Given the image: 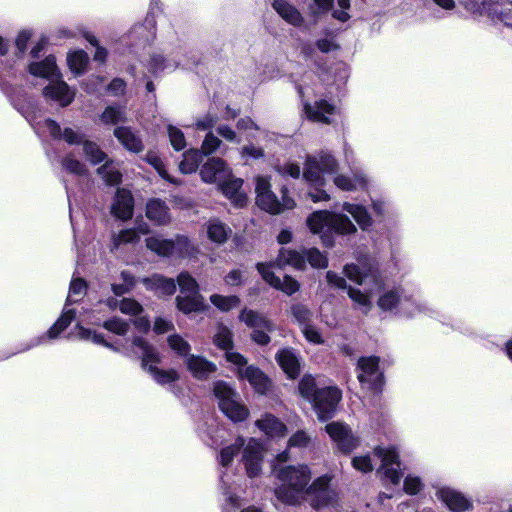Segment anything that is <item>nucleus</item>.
I'll list each match as a JSON object with an SVG mask.
<instances>
[{"mask_svg":"<svg viewBox=\"0 0 512 512\" xmlns=\"http://www.w3.org/2000/svg\"><path fill=\"white\" fill-rule=\"evenodd\" d=\"M282 485L275 490L279 500L287 504H297L305 494L315 495L312 506L320 508L336 500V493L329 489L331 480L327 475L318 477L307 487L311 480V471L307 465H289L275 470Z\"/></svg>","mask_w":512,"mask_h":512,"instance_id":"obj_1","label":"nucleus"},{"mask_svg":"<svg viewBox=\"0 0 512 512\" xmlns=\"http://www.w3.org/2000/svg\"><path fill=\"white\" fill-rule=\"evenodd\" d=\"M307 225L311 232L315 234L335 231L339 234H351L356 232L355 225L350 219L337 213L328 211H318L310 215L307 219Z\"/></svg>","mask_w":512,"mask_h":512,"instance_id":"obj_2","label":"nucleus"},{"mask_svg":"<svg viewBox=\"0 0 512 512\" xmlns=\"http://www.w3.org/2000/svg\"><path fill=\"white\" fill-rule=\"evenodd\" d=\"M213 393L218 400L220 410L232 421H244L249 411L241 403L239 394L226 382L217 381L213 385Z\"/></svg>","mask_w":512,"mask_h":512,"instance_id":"obj_3","label":"nucleus"},{"mask_svg":"<svg viewBox=\"0 0 512 512\" xmlns=\"http://www.w3.org/2000/svg\"><path fill=\"white\" fill-rule=\"evenodd\" d=\"M238 319L251 330L250 338L255 344L267 346L271 342L270 334L275 331L276 325L265 314L243 308L239 313Z\"/></svg>","mask_w":512,"mask_h":512,"instance_id":"obj_4","label":"nucleus"},{"mask_svg":"<svg viewBox=\"0 0 512 512\" xmlns=\"http://www.w3.org/2000/svg\"><path fill=\"white\" fill-rule=\"evenodd\" d=\"M338 167L339 164L334 156L322 151L317 156L307 157L303 178L312 185L322 186L325 183L323 175L336 172Z\"/></svg>","mask_w":512,"mask_h":512,"instance_id":"obj_5","label":"nucleus"},{"mask_svg":"<svg viewBox=\"0 0 512 512\" xmlns=\"http://www.w3.org/2000/svg\"><path fill=\"white\" fill-rule=\"evenodd\" d=\"M463 6L473 13H490L507 26L512 27V3L505 0H460Z\"/></svg>","mask_w":512,"mask_h":512,"instance_id":"obj_6","label":"nucleus"},{"mask_svg":"<svg viewBox=\"0 0 512 512\" xmlns=\"http://www.w3.org/2000/svg\"><path fill=\"white\" fill-rule=\"evenodd\" d=\"M342 398L341 391L335 386L320 389L316 398L311 402L320 421L332 418L338 403Z\"/></svg>","mask_w":512,"mask_h":512,"instance_id":"obj_7","label":"nucleus"},{"mask_svg":"<svg viewBox=\"0 0 512 512\" xmlns=\"http://www.w3.org/2000/svg\"><path fill=\"white\" fill-rule=\"evenodd\" d=\"M213 342L218 348L226 350L225 356L228 362L236 366H243L247 364V360L243 355L232 351L234 345L233 333L227 326L223 324H218L216 326Z\"/></svg>","mask_w":512,"mask_h":512,"instance_id":"obj_8","label":"nucleus"},{"mask_svg":"<svg viewBox=\"0 0 512 512\" xmlns=\"http://www.w3.org/2000/svg\"><path fill=\"white\" fill-rule=\"evenodd\" d=\"M374 452L381 459L380 471H382L385 478L392 484H398L401 479L399 472L400 462L399 455L394 448L376 447Z\"/></svg>","mask_w":512,"mask_h":512,"instance_id":"obj_9","label":"nucleus"},{"mask_svg":"<svg viewBox=\"0 0 512 512\" xmlns=\"http://www.w3.org/2000/svg\"><path fill=\"white\" fill-rule=\"evenodd\" d=\"M325 430L338 448L345 453L351 452L358 446V439L352 434L351 429L342 422H331L325 426Z\"/></svg>","mask_w":512,"mask_h":512,"instance_id":"obj_10","label":"nucleus"},{"mask_svg":"<svg viewBox=\"0 0 512 512\" xmlns=\"http://www.w3.org/2000/svg\"><path fill=\"white\" fill-rule=\"evenodd\" d=\"M263 453L261 444L255 439H250L244 447L242 462L244 463L246 473L249 477H256L260 474Z\"/></svg>","mask_w":512,"mask_h":512,"instance_id":"obj_11","label":"nucleus"},{"mask_svg":"<svg viewBox=\"0 0 512 512\" xmlns=\"http://www.w3.org/2000/svg\"><path fill=\"white\" fill-rule=\"evenodd\" d=\"M256 203L261 209L271 214H279L295 206L294 200L287 195V189L282 190V202H279L273 192L270 191L256 196Z\"/></svg>","mask_w":512,"mask_h":512,"instance_id":"obj_12","label":"nucleus"},{"mask_svg":"<svg viewBox=\"0 0 512 512\" xmlns=\"http://www.w3.org/2000/svg\"><path fill=\"white\" fill-rule=\"evenodd\" d=\"M200 175L204 182L220 184L229 179L230 170L221 158H211L202 166Z\"/></svg>","mask_w":512,"mask_h":512,"instance_id":"obj_13","label":"nucleus"},{"mask_svg":"<svg viewBox=\"0 0 512 512\" xmlns=\"http://www.w3.org/2000/svg\"><path fill=\"white\" fill-rule=\"evenodd\" d=\"M438 498L454 512H462L471 508V502L461 493L449 487L437 490Z\"/></svg>","mask_w":512,"mask_h":512,"instance_id":"obj_14","label":"nucleus"},{"mask_svg":"<svg viewBox=\"0 0 512 512\" xmlns=\"http://www.w3.org/2000/svg\"><path fill=\"white\" fill-rule=\"evenodd\" d=\"M273 9L289 25L301 27L305 23V18L300 10L287 0H274Z\"/></svg>","mask_w":512,"mask_h":512,"instance_id":"obj_15","label":"nucleus"},{"mask_svg":"<svg viewBox=\"0 0 512 512\" xmlns=\"http://www.w3.org/2000/svg\"><path fill=\"white\" fill-rule=\"evenodd\" d=\"M43 94L55 101H58L61 106L69 105L74 99V92L70 90L69 86L64 82L55 78L43 90Z\"/></svg>","mask_w":512,"mask_h":512,"instance_id":"obj_16","label":"nucleus"},{"mask_svg":"<svg viewBox=\"0 0 512 512\" xmlns=\"http://www.w3.org/2000/svg\"><path fill=\"white\" fill-rule=\"evenodd\" d=\"M186 365L189 372L199 380L207 379L217 370L215 363L208 361L205 357L199 355L188 356L186 359Z\"/></svg>","mask_w":512,"mask_h":512,"instance_id":"obj_17","label":"nucleus"},{"mask_svg":"<svg viewBox=\"0 0 512 512\" xmlns=\"http://www.w3.org/2000/svg\"><path fill=\"white\" fill-rule=\"evenodd\" d=\"M239 376L246 379L258 393L264 394L269 388V379L266 375L257 367L251 366H238Z\"/></svg>","mask_w":512,"mask_h":512,"instance_id":"obj_18","label":"nucleus"},{"mask_svg":"<svg viewBox=\"0 0 512 512\" xmlns=\"http://www.w3.org/2000/svg\"><path fill=\"white\" fill-rule=\"evenodd\" d=\"M111 211L121 220H128L133 215V197L128 190L118 189Z\"/></svg>","mask_w":512,"mask_h":512,"instance_id":"obj_19","label":"nucleus"},{"mask_svg":"<svg viewBox=\"0 0 512 512\" xmlns=\"http://www.w3.org/2000/svg\"><path fill=\"white\" fill-rule=\"evenodd\" d=\"M113 134L128 151L137 154L144 150L142 139L130 127H117L114 129Z\"/></svg>","mask_w":512,"mask_h":512,"instance_id":"obj_20","label":"nucleus"},{"mask_svg":"<svg viewBox=\"0 0 512 512\" xmlns=\"http://www.w3.org/2000/svg\"><path fill=\"white\" fill-rule=\"evenodd\" d=\"M307 118L313 122L330 124V116L334 113V106L325 100L316 101L314 104L304 106Z\"/></svg>","mask_w":512,"mask_h":512,"instance_id":"obj_21","label":"nucleus"},{"mask_svg":"<svg viewBox=\"0 0 512 512\" xmlns=\"http://www.w3.org/2000/svg\"><path fill=\"white\" fill-rule=\"evenodd\" d=\"M408 305H413V303H410V300L407 298L403 299L399 289L385 292L378 300V306L384 311H388L399 306L404 313L411 316L414 313L413 311H407Z\"/></svg>","mask_w":512,"mask_h":512,"instance_id":"obj_22","label":"nucleus"},{"mask_svg":"<svg viewBox=\"0 0 512 512\" xmlns=\"http://www.w3.org/2000/svg\"><path fill=\"white\" fill-rule=\"evenodd\" d=\"M276 361L289 378H296L300 372V363L291 348H284L277 352Z\"/></svg>","mask_w":512,"mask_h":512,"instance_id":"obj_23","label":"nucleus"},{"mask_svg":"<svg viewBox=\"0 0 512 512\" xmlns=\"http://www.w3.org/2000/svg\"><path fill=\"white\" fill-rule=\"evenodd\" d=\"M143 283L149 290H152L159 295H172L176 291L174 280L159 274L144 278Z\"/></svg>","mask_w":512,"mask_h":512,"instance_id":"obj_24","label":"nucleus"},{"mask_svg":"<svg viewBox=\"0 0 512 512\" xmlns=\"http://www.w3.org/2000/svg\"><path fill=\"white\" fill-rule=\"evenodd\" d=\"M273 265L284 267L286 265L293 266L296 269H305V250L299 252L291 249H281L279 255Z\"/></svg>","mask_w":512,"mask_h":512,"instance_id":"obj_25","label":"nucleus"},{"mask_svg":"<svg viewBox=\"0 0 512 512\" xmlns=\"http://www.w3.org/2000/svg\"><path fill=\"white\" fill-rule=\"evenodd\" d=\"M242 184L241 179H231V176L220 183L223 193L238 207H242L247 200L246 194L241 191Z\"/></svg>","mask_w":512,"mask_h":512,"instance_id":"obj_26","label":"nucleus"},{"mask_svg":"<svg viewBox=\"0 0 512 512\" xmlns=\"http://www.w3.org/2000/svg\"><path fill=\"white\" fill-rule=\"evenodd\" d=\"M29 72L38 77L55 79L59 78V72L56 66L55 57L50 55L41 62H35L29 65Z\"/></svg>","mask_w":512,"mask_h":512,"instance_id":"obj_27","label":"nucleus"},{"mask_svg":"<svg viewBox=\"0 0 512 512\" xmlns=\"http://www.w3.org/2000/svg\"><path fill=\"white\" fill-rule=\"evenodd\" d=\"M379 359L377 357H362L358 360V380L361 383L372 382L377 379L380 374L378 373Z\"/></svg>","mask_w":512,"mask_h":512,"instance_id":"obj_28","label":"nucleus"},{"mask_svg":"<svg viewBox=\"0 0 512 512\" xmlns=\"http://www.w3.org/2000/svg\"><path fill=\"white\" fill-rule=\"evenodd\" d=\"M44 127L48 133L54 138H63L69 144L83 143V137L73 131L71 128H65L63 131L60 126L53 120L47 119Z\"/></svg>","mask_w":512,"mask_h":512,"instance_id":"obj_29","label":"nucleus"},{"mask_svg":"<svg viewBox=\"0 0 512 512\" xmlns=\"http://www.w3.org/2000/svg\"><path fill=\"white\" fill-rule=\"evenodd\" d=\"M177 308L185 313L199 312L205 309L204 297L200 293L176 297Z\"/></svg>","mask_w":512,"mask_h":512,"instance_id":"obj_30","label":"nucleus"},{"mask_svg":"<svg viewBox=\"0 0 512 512\" xmlns=\"http://www.w3.org/2000/svg\"><path fill=\"white\" fill-rule=\"evenodd\" d=\"M133 345L142 351V367L148 370L149 365L161 362L158 351L142 337H134Z\"/></svg>","mask_w":512,"mask_h":512,"instance_id":"obj_31","label":"nucleus"},{"mask_svg":"<svg viewBox=\"0 0 512 512\" xmlns=\"http://www.w3.org/2000/svg\"><path fill=\"white\" fill-rule=\"evenodd\" d=\"M206 230L208 238L217 244L225 243L231 234V229L217 219L209 220L206 224Z\"/></svg>","mask_w":512,"mask_h":512,"instance_id":"obj_32","label":"nucleus"},{"mask_svg":"<svg viewBox=\"0 0 512 512\" xmlns=\"http://www.w3.org/2000/svg\"><path fill=\"white\" fill-rule=\"evenodd\" d=\"M146 216L159 225L167 224L170 221L169 209L160 200H151L147 204Z\"/></svg>","mask_w":512,"mask_h":512,"instance_id":"obj_33","label":"nucleus"},{"mask_svg":"<svg viewBox=\"0 0 512 512\" xmlns=\"http://www.w3.org/2000/svg\"><path fill=\"white\" fill-rule=\"evenodd\" d=\"M257 427L268 436H283L286 433V426L276 417L266 414L256 421Z\"/></svg>","mask_w":512,"mask_h":512,"instance_id":"obj_34","label":"nucleus"},{"mask_svg":"<svg viewBox=\"0 0 512 512\" xmlns=\"http://www.w3.org/2000/svg\"><path fill=\"white\" fill-rule=\"evenodd\" d=\"M333 182L337 188L343 191L363 189L367 185V179L362 174H355L354 177L338 174L334 177Z\"/></svg>","mask_w":512,"mask_h":512,"instance_id":"obj_35","label":"nucleus"},{"mask_svg":"<svg viewBox=\"0 0 512 512\" xmlns=\"http://www.w3.org/2000/svg\"><path fill=\"white\" fill-rule=\"evenodd\" d=\"M146 247L162 257L174 255V241L171 239H163L159 236H152L145 240Z\"/></svg>","mask_w":512,"mask_h":512,"instance_id":"obj_36","label":"nucleus"},{"mask_svg":"<svg viewBox=\"0 0 512 512\" xmlns=\"http://www.w3.org/2000/svg\"><path fill=\"white\" fill-rule=\"evenodd\" d=\"M344 273L348 279L359 284L364 285L368 282H373L377 289L380 288V282L377 276L370 271V273H365L357 265L350 264L346 265L344 268Z\"/></svg>","mask_w":512,"mask_h":512,"instance_id":"obj_37","label":"nucleus"},{"mask_svg":"<svg viewBox=\"0 0 512 512\" xmlns=\"http://www.w3.org/2000/svg\"><path fill=\"white\" fill-rule=\"evenodd\" d=\"M343 209L353 216L363 230L371 226L372 219L363 206L346 202L343 204Z\"/></svg>","mask_w":512,"mask_h":512,"instance_id":"obj_38","label":"nucleus"},{"mask_svg":"<svg viewBox=\"0 0 512 512\" xmlns=\"http://www.w3.org/2000/svg\"><path fill=\"white\" fill-rule=\"evenodd\" d=\"M202 153L199 150H189L183 154L179 169L184 174H190L197 170L202 161Z\"/></svg>","mask_w":512,"mask_h":512,"instance_id":"obj_39","label":"nucleus"},{"mask_svg":"<svg viewBox=\"0 0 512 512\" xmlns=\"http://www.w3.org/2000/svg\"><path fill=\"white\" fill-rule=\"evenodd\" d=\"M320 389L312 375H304L298 385L300 395L309 402L316 398Z\"/></svg>","mask_w":512,"mask_h":512,"instance_id":"obj_40","label":"nucleus"},{"mask_svg":"<svg viewBox=\"0 0 512 512\" xmlns=\"http://www.w3.org/2000/svg\"><path fill=\"white\" fill-rule=\"evenodd\" d=\"M210 302L222 312H228L240 305V298L236 295L224 296L221 294H212Z\"/></svg>","mask_w":512,"mask_h":512,"instance_id":"obj_41","label":"nucleus"},{"mask_svg":"<svg viewBox=\"0 0 512 512\" xmlns=\"http://www.w3.org/2000/svg\"><path fill=\"white\" fill-rule=\"evenodd\" d=\"M148 372L152 375L153 379L161 385L173 383L179 379V374L174 369L162 370L155 365H149Z\"/></svg>","mask_w":512,"mask_h":512,"instance_id":"obj_42","label":"nucleus"},{"mask_svg":"<svg viewBox=\"0 0 512 512\" xmlns=\"http://www.w3.org/2000/svg\"><path fill=\"white\" fill-rule=\"evenodd\" d=\"M61 166L63 170L76 176H85L88 173L85 164L76 159L73 154L64 156L61 160Z\"/></svg>","mask_w":512,"mask_h":512,"instance_id":"obj_43","label":"nucleus"},{"mask_svg":"<svg viewBox=\"0 0 512 512\" xmlns=\"http://www.w3.org/2000/svg\"><path fill=\"white\" fill-rule=\"evenodd\" d=\"M89 61V57L83 50H78L70 53L67 57V62L70 70L75 74H80L85 70Z\"/></svg>","mask_w":512,"mask_h":512,"instance_id":"obj_44","label":"nucleus"},{"mask_svg":"<svg viewBox=\"0 0 512 512\" xmlns=\"http://www.w3.org/2000/svg\"><path fill=\"white\" fill-rule=\"evenodd\" d=\"M289 314L301 328L309 324L313 316L308 307L300 303L293 304L289 309Z\"/></svg>","mask_w":512,"mask_h":512,"instance_id":"obj_45","label":"nucleus"},{"mask_svg":"<svg viewBox=\"0 0 512 512\" xmlns=\"http://www.w3.org/2000/svg\"><path fill=\"white\" fill-rule=\"evenodd\" d=\"M167 343L171 350H173L176 354H178L181 357H187L190 356V350L191 346L188 343L187 340H185L181 335L179 334H171L167 338Z\"/></svg>","mask_w":512,"mask_h":512,"instance_id":"obj_46","label":"nucleus"},{"mask_svg":"<svg viewBox=\"0 0 512 512\" xmlns=\"http://www.w3.org/2000/svg\"><path fill=\"white\" fill-rule=\"evenodd\" d=\"M83 152L86 158L93 164H99L107 158V155L99 148V146L89 140L83 141Z\"/></svg>","mask_w":512,"mask_h":512,"instance_id":"obj_47","label":"nucleus"},{"mask_svg":"<svg viewBox=\"0 0 512 512\" xmlns=\"http://www.w3.org/2000/svg\"><path fill=\"white\" fill-rule=\"evenodd\" d=\"M173 241L175 245L174 255L184 258L196 254L197 249L186 236L178 235Z\"/></svg>","mask_w":512,"mask_h":512,"instance_id":"obj_48","label":"nucleus"},{"mask_svg":"<svg viewBox=\"0 0 512 512\" xmlns=\"http://www.w3.org/2000/svg\"><path fill=\"white\" fill-rule=\"evenodd\" d=\"M75 317V311L72 309L64 311L57 322L48 330L47 335L53 339L58 336L60 332L66 329Z\"/></svg>","mask_w":512,"mask_h":512,"instance_id":"obj_49","label":"nucleus"},{"mask_svg":"<svg viewBox=\"0 0 512 512\" xmlns=\"http://www.w3.org/2000/svg\"><path fill=\"white\" fill-rule=\"evenodd\" d=\"M244 444V439L238 437L232 445L223 448L220 452L221 465L228 466L233 461L234 456L238 454L239 450L244 446Z\"/></svg>","mask_w":512,"mask_h":512,"instance_id":"obj_50","label":"nucleus"},{"mask_svg":"<svg viewBox=\"0 0 512 512\" xmlns=\"http://www.w3.org/2000/svg\"><path fill=\"white\" fill-rule=\"evenodd\" d=\"M314 443V438L305 430H298L288 440L289 447L309 448Z\"/></svg>","mask_w":512,"mask_h":512,"instance_id":"obj_51","label":"nucleus"},{"mask_svg":"<svg viewBox=\"0 0 512 512\" xmlns=\"http://www.w3.org/2000/svg\"><path fill=\"white\" fill-rule=\"evenodd\" d=\"M177 283L180 287L181 293H199V285L197 281L188 272H181L177 277Z\"/></svg>","mask_w":512,"mask_h":512,"instance_id":"obj_52","label":"nucleus"},{"mask_svg":"<svg viewBox=\"0 0 512 512\" xmlns=\"http://www.w3.org/2000/svg\"><path fill=\"white\" fill-rule=\"evenodd\" d=\"M97 172L109 185H116L121 181V173L110 162H106L103 166L99 167Z\"/></svg>","mask_w":512,"mask_h":512,"instance_id":"obj_53","label":"nucleus"},{"mask_svg":"<svg viewBox=\"0 0 512 512\" xmlns=\"http://www.w3.org/2000/svg\"><path fill=\"white\" fill-rule=\"evenodd\" d=\"M373 289H365V292H362L361 290L349 288L348 289V295L349 297L357 303L359 306H361L364 309V312H368L371 308V301L369 299L368 294H372Z\"/></svg>","mask_w":512,"mask_h":512,"instance_id":"obj_54","label":"nucleus"},{"mask_svg":"<svg viewBox=\"0 0 512 512\" xmlns=\"http://www.w3.org/2000/svg\"><path fill=\"white\" fill-rule=\"evenodd\" d=\"M101 120L105 124H118L126 120L125 112L119 107L109 106L101 115Z\"/></svg>","mask_w":512,"mask_h":512,"instance_id":"obj_55","label":"nucleus"},{"mask_svg":"<svg viewBox=\"0 0 512 512\" xmlns=\"http://www.w3.org/2000/svg\"><path fill=\"white\" fill-rule=\"evenodd\" d=\"M77 337L83 340H90L95 344H100L107 348L117 351V348H115L112 344L106 342L101 335L89 329L83 328L81 326H77Z\"/></svg>","mask_w":512,"mask_h":512,"instance_id":"obj_56","label":"nucleus"},{"mask_svg":"<svg viewBox=\"0 0 512 512\" xmlns=\"http://www.w3.org/2000/svg\"><path fill=\"white\" fill-rule=\"evenodd\" d=\"M87 285L81 278L73 279L70 288L67 301L71 303L78 302L86 293Z\"/></svg>","mask_w":512,"mask_h":512,"instance_id":"obj_57","label":"nucleus"},{"mask_svg":"<svg viewBox=\"0 0 512 512\" xmlns=\"http://www.w3.org/2000/svg\"><path fill=\"white\" fill-rule=\"evenodd\" d=\"M305 260L308 262L313 268L322 269L326 268L328 265V261L325 255H323L318 249L311 248L305 250Z\"/></svg>","mask_w":512,"mask_h":512,"instance_id":"obj_58","label":"nucleus"},{"mask_svg":"<svg viewBox=\"0 0 512 512\" xmlns=\"http://www.w3.org/2000/svg\"><path fill=\"white\" fill-rule=\"evenodd\" d=\"M103 327L114 334L124 336L128 333L130 325L123 319L114 317L105 321Z\"/></svg>","mask_w":512,"mask_h":512,"instance_id":"obj_59","label":"nucleus"},{"mask_svg":"<svg viewBox=\"0 0 512 512\" xmlns=\"http://www.w3.org/2000/svg\"><path fill=\"white\" fill-rule=\"evenodd\" d=\"M167 133L172 147L177 150H183L186 147L184 133L173 125H168Z\"/></svg>","mask_w":512,"mask_h":512,"instance_id":"obj_60","label":"nucleus"},{"mask_svg":"<svg viewBox=\"0 0 512 512\" xmlns=\"http://www.w3.org/2000/svg\"><path fill=\"white\" fill-rule=\"evenodd\" d=\"M271 266L272 264L258 263L256 268L261 274L263 280L276 289V287L279 285L280 278L271 271Z\"/></svg>","mask_w":512,"mask_h":512,"instance_id":"obj_61","label":"nucleus"},{"mask_svg":"<svg viewBox=\"0 0 512 512\" xmlns=\"http://www.w3.org/2000/svg\"><path fill=\"white\" fill-rule=\"evenodd\" d=\"M301 331L308 342L315 345H321L324 343V338L322 337L319 329L311 322L302 327Z\"/></svg>","mask_w":512,"mask_h":512,"instance_id":"obj_62","label":"nucleus"},{"mask_svg":"<svg viewBox=\"0 0 512 512\" xmlns=\"http://www.w3.org/2000/svg\"><path fill=\"white\" fill-rule=\"evenodd\" d=\"M140 238L137 230L125 229L119 232V234L113 237L114 246L117 248L119 245L124 243H133L138 241Z\"/></svg>","mask_w":512,"mask_h":512,"instance_id":"obj_63","label":"nucleus"},{"mask_svg":"<svg viewBox=\"0 0 512 512\" xmlns=\"http://www.w3.org/2000/svg\"><path fill=\"white\" fill-rule=\"evenodd\" d=\"M221 143L222 141L217 136L209 132L203 140L200 152L205 155L212 154L220 147Z\"/></svg>","mask_w":512,"mask_h":512,"instance_id":"obj_64","label":"nucleus"}]
</instances>
